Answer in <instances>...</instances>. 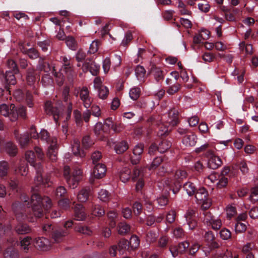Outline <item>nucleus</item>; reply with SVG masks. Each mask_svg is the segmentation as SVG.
<instances>
[{
    "mask_svg": "<svg viewBox=\"0 0 258 258\" xmlns=\"http://www.w3.org/2000/svg\"><path fill=\"white\" fill-rule=\"evenodd\" d=\"M21 202H16L12 205V209L19 222L15 227V231L18 234H26L31 231V228L23 221L35 222L36 218L43 215V211H47L52 206L50 199L42 197L37 193H33L30 201L29 196L23 192L20 195Z\"/></svg>",
    "mask_w": 258,
    "mask_h": 258,
    "instance_id": "obj_1",
    "label": "nucleus"
},
{
    "mask_svg": "<svg viewBox=\"0 0 258 258\" xmlns=\"http://www.w3.org/2000/svg\"><path fill=\"white\" fill-rule=\"evenodd\" d=\"M62 98L65 104L54 105L51 101H46L44 104L45 113L49 115H52L56 123L60 119L63 118V113L66 114V120L71 119L73 110V104L70 101V88L66 86L63 89Z\"/></svg>",
    "mask_w": 258,
    "mask_h": 258,
    "instance_id": "obj_2",
    "label": "nucleus"
},
{
    "mask_svg": "<svg viewBox=\"0 0 258 258\" xmlns=\"http://www.w3.org/2000/svg\"><path fill=\"white\" fill-rule=\"evenodd\" d=\"M8 70L0 74V79L4 86V89L0 88V97L3 95L5 91L11 94V87L16 84L15 75L19 73V70L16 62L12 59L7 62Z\"/></svg>",
    "mask_w": 258,
    "mask_h": 258,
    "instance_id": "obj_3",
    "label": "nucleus"
},
{
    "mask_svg": "<svg viewBox=\"0 0 258 258\" xmlns=\"http://www.w3.org/2000/svg\"><path fill=\"white\" fill-rule=\"evenodd\" d=\"M25 158L27 162L34 167L36 170V176L34 179V182L36 187L41 185L44 187L49 186L50 179L48 177H43L42 173V165L39 161H37L36 160L35 152L31 150L26 151L25 153Z\"/></svg>",
    "mask_w": 258,
    "mask_h": 258,
    "instance_id": "obj_4",
    "label": "nucleus"
},
{
    "mask_svg": "<svg viewBox=\"0 0 258 258\" xmlns=\"http://www.w3.org/2000/svg\"><path fill=\"white\" fill-rule=\"evenodd\" d=\"M74 225L72 220H69L64 224L63 228H56L49 223L44 224L42 227L43 231L51 235L54 242L59 243L62 241L64 237L68 234V228Z\"/></svg>",
    "mask_w": 258,
    "mask_h": 258,
    "instance_id": "obj_5",
    "label": "nucleus"
},
{
    "mask_svg": "<svg viewBox=\"0 0 258 258\" xmlns=\"http://www.w3.org/2000/svg\"><path fill=\"white\" fill-rule=\"evenodd\" d=\"M113 128V120L111 117L106 118L103 124L98 122L95 125L94 133L97 138L106 142V144L111 147V142L109 139L110 130Z\"/></svg>",
    "mask_w": 258,
    "mask_h": 258,
    "instance_id": "obj_6",
    "label": "nucleus"
},
{
    "mask_svg": "<svg viewBox=\"0 0 258 258\" xmlns=\"http://www.w3.org/2000/svg\"><path fill=\"white\" fill-rule=\"evenodd\" d=\"M0 113L3 116H8L12 121H15L18 117L25 118L26 107L22 105L16 107L13 104H11L9 107L4 104L0 105Z\"/></svg>",
    "mask_w": 258,
    "mask_h": 258,
    "instance_id": "obj_7",
    "label": "nucleus"
},
{
    "mask_svg": "<svg viewBox=\"0 0 258 258\" xmlns=\"http://www.w3.org/2000/svg\"><path fill=\"white\" fill-rule=\"evenodd\" d=\"M38 138L49 145L47 155L52 161L55 160L58 150L57 139L50 137L48 132L45 130H41Z\"/></svg>",
    "mask_w": 258,
    "mask_h": 258,
    "instance_id": "obj_8",
    "label": "nucleus"
},
{
    "mask_svg": "<svg viewBox=\"0 0 258 258\" xmlns=\"http://www.w3.org/2000/svg\"><path fill=\"white\" fill-rule=\"evenodd\" d=\"M82 171L80 169H71L69 166L63 168V176L69 187L74 189L77 187L82 178Z\"/></svg>",
    "mask_w": 258,
    "mask_h": 258,
    "instance_id": "obj_9",
    "label": "nucleus"
},
{
    "mask_svg": "<svg viewBox=\"0 0 258 258\" xmlns=\"http://www.w3.org/2000/svg\"><path fill=\"white\" fill-rule=\"evenodd\" d=\"M187 172L183 170L178 169L176 171L174 178L171 181L166 180V184L172 188V191L174 194L177 193L181 186V181L187 177Z\"/></svg>",
    "mask_w": 258,
    "mask_h": 258,
    "instance_id": "obj_10",
    "label": "nucleus"
},
{
    "mask_svg": "<svg viewBox=\"0 0 258 258\" xmlns=\"http://www.w3.org/2000/svg\"><path fill=\"white\" fill-rule=\"evenodd\" d=\"M75 95L79 96L81 103L85 108L88 109L90 107L93 102V98L90 96V91L86 86L83 87Z\"/></svg>",
    "mask_w": 258,
    "mask_h": 258,
    "instance_id": "obj_11",
    "label": "nucleus"
},
{
    "mask_svg": "<svg viewBox=\"0 0 258 258\" xmlns=\"http://www.w3.org/2000/svg\"><path fill=\"white\" fill-rule=\"evenodd\" d=\"M93 57H88L86 59L83 65L84 72L89 71L93 76H97L99 72L100 66L93 60Z\"/></svg>",
    "mask_w": 258,
    "mask_h": 258,
    "instance_id": "obj_12",
    "label": "nucleus"
},
{
    "mask_svg": "<svg viewBox=\"0 0 258 258\" xmlns=\"http://www.w3.org/2000/svg\"><path fill=\"white\" fill-rule=\"evenodd\" d=\"M6 234L7 236H9L7 238V241L8 244L12 246L15 245L18 242L17 238L15 237L13 235L11 236V227L10 226L4 227L2 223H0V237L3 234ZM3 247L0 245V253L2 252Z\"/></svg>",
    "mask_w": 258,
    "mask_h": 258,
    "instance_id": "obj_13",
    "label": "nucleus"
},
{
    "mask_svg": "<svg viewBox=\"0 0 258 258\" xmlns=\"http://www.w3.org/2000/svg\"><path fill=\"white\" fill-rule=\"evenodd\" d=\"M34 246L40 250L45 251L50 248L51 243L49 240L45 237H38L35 239Z\"/></svg>",
    "mask_w": 258,
    "mask_h": 258,
    "instance_id": "obj_14",
    "label": "nucleus"
},
{
    "mask_svg": "<svg viewBox=\"0 0 258 258\" xmlns=\"http://www.w3.org/2000/svg\"><path fill=\"white\" fill-rule=\"evenodd\" d=\"M38 74L39 72L36 70L31 68H28L26 72V80L28 85L33 86L37 79L39 81Z\"/></svg>",
    "mask_w": 258,
    "mask_h": 258,
    "instance_id": "obj_15",
    "label": "nucleus"
},
{
    "mask_svg": "<svg viewBox=\"0 0 258 258\" xmlns=\"http://www.w3.org/2000/svg\"><path fill=\"white\" fill-rule=\"evenodd\" d=\"M106 171V169L104 164L98 163L94 165L91 176L94 178L101 179L104 176Z\"/></svg>",
    "mask_w": 258,
    "mask_h": 258,
    "instance_id": "obj_16",
    "label": "nucleus"
},
{
    "mask_svg": "<svg viewBox=\"0 0 258 258\" xmlns=\"http://www.w3.org/2000/svg\"><path fill=\"white\" fill-rule=\"evenodd\" d=\"M14 136L22 148H25L30 143V138L28 133L20 134L17 131L15 130Z\"/></svg>",
    "mask_w": 258,
    "mask_h": 258,
    "instance_id": "obj_17",
    "label": "nucleus"
},
{
    "mask_svg": "<svg viewBox=\"0 0 258 258\" xmlns=\"http://www.w3.org/2000/svg\"><path fill=\"white\" fill-rule=\"evenodd\" d=\"M167 123L169 125L174 126L179 123V111L175 108L171 109L168 112V118Z\"/></svg>",
    "mask_w": 258,
    "mask_h": 258,
    "instance_id": "obj_18",
    "label": "nucleus"
},
{
    "mask_svg": "<svg viewBox=\"0 0 258 258\" xmlns=\"http://www.w3.org/2000/svg\"><path fill=\"white\" fill-rule=\"evenodd\" d=\"M196 213V210L190 209L186 211L185 214V217L190 229H195L197 226V223L195 220Z\"/></svg>",
    "mask_w": 258,
    "mask_h": 258,
    "instance_id": "obj_19",
    "label": "nucleus"
},
{
    "mask_svg": "<svg viewBox=\"0 0 258 258\" xmlns=\"http://www.w3.org/2000/svg\"><path fill=\"white\" fill-rule=\"evenodd\" d=\"M144 145H137L133 150V156L131 157V162L133 165H136L140 162L141 156L143 152Z\"/></svg>",
    "mask_w": 258,
    "mask_h": 258,
    "instance_id": "obj_20",
    "label": "nucleus"
},
{
    "mask_svg": "<svg viewBox=\"0 0 258 258\" xmlns=\"http://www.w3.org/2000/svg\"><path fill=\"white\" fill-rule=\"evenodd\" d=\"M21 50L23 53L27 55L31 59H36L41 55L39 51L34 47L27 48L23 46Z\"/></svg>",
    "mask_w": 258,
    "mask_h": 258,
    "instance_id": "obj_21",
    "label": "nucleus"
},
{
    "mask_svg": "<svg viewBox=\"0 0 258 258\" xmlns=\"http://www.w3.org/2000/svg\"><path fill=\"white\" fill-rule=\"evenodd\" d=\"M91 194V190L89 187H85L82 189L78 193L77 198L80 202H85L89 199Z\"/></svg>",
    "mask_w": 258,
    "mask_h": 258,
    "instance_id": "obj_22",
    "label": "nucleus"
},
{
    "mask_svg": "<svg viewBox=\"0 0 258 258\" xmlns=\"http://www.w3.org/2000/svg\"><path fill=\"white\" fill-rule=\"evenodd\" d=\"M222 164L221 159L217 156L212 155L208 161V165L209 168L216 169L220 167Z\"/></svg>",
    "mask_w": 258,
    "mask_h": 258,
    "instance_id": "obj_23",
    "label": "nucleus"
},
{
    "mask_svg": "<svg viewBox=\"0 0 258 258\" xmlns=\"http://www.w3.org/2000/svg\"><path fill=\"white\" fill-rule=\"evenodd\" d=\"M75 220L77 221H83L86 217L84 209L81 205H78L75 209Z\"/></svg>",
    "mask_w": 258,
    "mask_h": 258,
    "instance_id": "obj_24",
    "label": "nucleus"
},
{
    "mask_svg": "<svg viewBox=\"0 0 258 258\" xmlns=\"http://www.w3.org/2000/svg\"><path fill=\"white\" fill-rule=\"evenodd\" d=\"M72 151L73 154L81 158H84L86 156V152L84 150L81 149L80 144L78 141H75L72 145Z\"/></svg>",
    "mask_w": 258,
    "mask_h": 258,
    "instance_id": "obj_25",
    "label": "nucleus"
},
{
    "mask_svg": "<svg viewBox=\"0 0 258 258\" xmlns=\"http://www.w3.org/2000/svg\"><path fill=\"white\" fill-rule=\"evenodd\" d=\"M197 136L192 134L185 135L183 139L182 142L186 146H194L197 143Z\"/></svg>",
    "mask_w": 258,
    "mask_h": 258,
    "instance_id": "obj_26",
    "label": "nucleus"
},
{
    "mask_svg": "<svg viewBox=\"0 0 258 258\" xmlns=\"http://www.w3.org/2000/svg\"><path fill=\"white\" fill-rule=\"evenodd\" d=\"M128 148V145L126 141L122 140L117 142L114 148L117 154H122Z\"/></svg>",
    "mask_w": 258,
    "mask_h": 258,
    "instance_id": "obj_27",
    "label": "nucleus"
},
{
    "mask_svg": "<svg viewBox=\"0 0 258 258\" xmlns=\"http://www.w3.org/2000/svg\"><path fill=\"white\" fill-rule=\"evenodd\" d=\"M195 198L199 203L205 201L206 199H208V191L204 187L199 188L196 192H195Z\"/></svg>",
    "mask_w": 258,
    "mask_h": 258,
    "instance_id": "obj_28",
    "label": "nucleus"
},
{
    "mask_svg": "<svg viewBox=\"0 0 258 258\" xmlns=\"http://www.w3.org/2000/svg\"><path fill=\"white\" fill-rule=\"evenodd\" d=\"M19 252L13 246L8 247L4 252L5 258H19Z\"/></svg>",
    "mask_w": 258,
    "mask_h": 258,
    "instance_id": "obj_29",
    "label": "nucleus"
},
{
    "mask_svg": "<svg viewBox=\"0 0 258 258\" xmlns=\"http://www.w3.org/2000/svg\"><path fill=\"white\" fill-rule=\"evenodd\" d=\"M6 152L11 156H15L17 154V146L11 142H8L5 145Z\"/></svg>",
    "mask_w": 258,
    "mask_h": 258,
    "instance_id": "obj_30",
    "label": "nucleus"
},
{
    "mask_svg": "<svg viewBox=\"0 0 258 258\" xmlns=\"http://www.w3.org/2000/svg\"><path fill=\"white\" fill-rule=\"evenodd\" d=\"M61 74H64L68 77H72L74 75L73 66L72 63L63 64L61 69Z\"/></svg>",
    "mask_w": 258,
    "mask_h": 258,
    "instance_id": "obj_31",
    "label": "nucleus"
},
{
    "mask_svg": "<svg viewBox=\"0 0 258 258\" xmlns=\"http://www.w3.org/2000/svg\"><path fill=\"white\" fill-rule=\"evenodd\" d=\"M117 230L118 234L124 235L130 232L131 226L125 222H120L117 225Z\"/></svg>",
    "mask_w": 258,
    "mask_h": 258,
    "instance_id": "obj_32",
    "label": "nucleus"
},
{
    "mask_svg": "<svg viewBox=\"0 0 258 258\" xmlns=\"http://www.w3.org/2000/svg\"><path fill=\"white\" fill-rule=\"evenodd\" d=\"M41 83L44 87L52 86L53 84V79L49 73H46L42 75Z\"/></svg>",
    "mask_w": 258,
    "mask_h": 258,
    "instance_id": "obj_33",
    "label": "nucleus"
},
{
    "mask_svg": "<svg viewBox=\"0 0 258 258\" xmlns=\"http://www.w3.org/2000/svg\"><path fill=\"white\" fill-rule=\"evenodd\" d=\"M131 171L127 167L123 168L119 172V177L123 182H126L131 178Z\"/></svg>",
    "mask_w": 258,
    "mask_h": 258,
    "instance_id": "obj_34",
    "label": "nucleus"
},
{
    "mask_svg": "<svg viewBox=\"0 0 258 258\" xmlns=\"http://www.w3.org/2000/svg\"><path fill=\"white\" fill-rule=\"evenodd\" d=\"M128 249L132 250L137 248L140 245V239L139 237L136 235H133L128 241Z\"/></svg>",
    "mask_w": 258,
    "mask_h": 258,
    "instance_id": "obj_35",
    "label": "nucleus"
},
{
    "mask_svg": "<svg viewBox=\"0 0 258 258\" xmlns=\"http://www.w3.org/2000/svg\"><path fill=\"white\" fill-rule=\"evenodd\" d=\"M146 70L143 66L138 65L135 69V74L138 80L140 81H144L146 75Z\"/></svg>",
    "mask_w": 258,
    "mask_h": 258,
    "instance_id": "obj_36",
    "label": "nucleus"
},
{
    "mask_svg": "<svg viewBox=\"0 0 258 258\" xmlns=\"http://www.w3.org/2000/svg\"><path fill=\"white\" fill-rule=\"evenodd\" d=\"M150 72L153 75L155 79L157 81L162 80L164 78L163 72L160 68L155 67H152L151 69Z\"/></svg>",
    "mask_w": 258,
    "mask_h": 258,
    "instance_id": "obj_37",
    "label": "nucleus"
},
{
    "mask_svg": "<svg viewBox=\"0 0 258 258\" xmlns=\"http://www.w3.org/2000/svg\"><path fill=\"white\" fill-rule=\"evenodd\" d=\"M92 214L95 216H101L105 214L104 210L99 205H92L91 207Z\"/></svg>",
    "mask_w": 258,
    "mask_h": 258,
    "instance_id": "obj_38",
    "label": "nucleus"
},
{
    "mask_svg": "<svg viewBox=\"0 0 258 258\" xmlns=\"http://www.w3.org/2000/svg\"><path fill=\"white\" fill-rule=\"evenodd\" d=\"M171 147V143L170 141L167 140H163L161 141L159 145V152L161 153H163L166 152Z\"/></svg>",
    "mask_w": 258,
    "mask_h": 258,
    "instance_id": "obj_39",
    "label": "nucleus"
},
{
    "mask_svg": "<svg viewBox=\"0 0 258 258\" xmlns=\"http://www.w3.org/2000/svg\"><path fill=\"white\" fill-rule=\"evenodd\" d=\"M183 188L189 196L195 195L196 188L193 183L190 182H186L183 185Z\"/></svg>",
    "mask_w": 258,
    "mask_h": 258,
    "instance_id": "obj_40",
    "label": "nucleus"
},
{
    "mask_svg": "<svg viewBox=\"0 0 258 258\" xmlns=\"http://www.w3.org/2000/svg\"><path fill=\"white\" fill-rule=\"evenodd\" d=\"M82 146L85 149L90 148L94 144V142L91 140V137L89 135H86L83 137L82 140Z\"/></svg>",
    "mask_w": 258,
    "mask_h": 258,
    "instance_id": "obj_41",
    "label": "nucleus"
},
{
    "mask_svg": "<svg viewBox=\"0 0 258 258\" xmlns=\"http://www.w3.org/2000/svg\"><path fill=\"white\" fill-rule=\"evenodd\" d=\"M127 246L128 247V241L124 238H121L119 240L116 248L122 254Z\"/></svg>",
    "mask_w": 258,
    "mask_h": 258,
    "instance_id": "obj_42",
    "label": "nucleus"
},
{
    "mask_svg": "<svg viewBox=\"0 0 258 258\" xmlns=\"http://www.w3.org/2000/svg\"><path fill=\"white\" fill-rule=\"evenodd\" d=\"M75 230L77 232L83 234L89 235L92 233V231L87 226L83 225H78L75 226Z\"/></svg>",
    "mask_w": 258,
    "mask_h": 258,
    "instance_id": "obj_43",
    "label": "nucleus"
},
{
    "mask_svg": "<svg viewBox=\"0 0 258 258\" xmlns=\"http://www.w3.org/2000/svg\"><path fill=\"white\" fill-rule=\"evenodd\" d=\"M52 44V41L50 39H46L41 41H38L37 42V45L41 48L43 52H46L49 47Z\"/></svg>",
    "mask_w": 258,
    "mask_h": 258,
    "instance_id": "obj_44",
    "label": "nucleus"
},
{
    "mask_svg": "<svg viewBox=\"0 0 258 258\" xmlns=\"http://www.w3.org/2000/svg\"><path fill=\"white\" fill-rule=\"evenodd\" d=\"M16 172L22 175H26L28 171V166L25 161L21 162L19 166L16 169Z\"/></svg>",
    "mask_w": 258,
    "mask_h": 258,
    "instance_id": "obj_45",
    "label": "nucleus"
},
{
    "mask_svg": "<svg viewBox=\"0 0 258 258\" xmlns=\"http://www.w3.org/2000/svg\"><path fill=\"white\" fill-rule=\"evenodd\" d=\"M66 43L72 50H76L77 48V42L75 38L72 36H68L66 38Z\"/></svg>",
    "mask_w": 258,
    "mask_h": 258,
    "instance_id": "obj_46",
    "label": "nucleus"
},
{
    "mask_svg": "<svg viewBox=\"0 0 258 258\" xmlns=\"http://www.w3.org/2000/svg\"><path fill=\"white\" fill-rule=\"evenodd\" d=\"M240 49L246 54H251L252 53V46L250 44L242 42L240 44Z\"/></svg>",
    "mask_w": 258,
    "mask_h": 258,
    "instance_id": "obj_47",
    "label": "nucleus"
},
{
    "mask_svg": "<svg viewBox=\"0 0 258 258\" xmlns=\"http://www.w3.org/2000/svg\"><path fill=\"white\" fill-rule=\"evenodd\" d=\"M180 88V84L177 82H174L168 87L167 92L170 95H173L177 92Z\"/></svg>",
    "mask_w": 258,
    "mask_h": 258,
    "instance_id": "obj_48",
    "label": "nucleus"
},
{
    "mask_svg": "<svg viewBox=\"0 0 258 258\" xmlns=\"http://www.w3.org/2000/svg\"><path fill=\"white\" fill-rule=\"evenodd\" d=\"M31 240L30 237L27 236L21 241V246L25 252H27L29 250Z\"/></svg>",
    "mask_w": 258,
    "mask_h": 258,
    "instance_id": "obj_49",
    "label": "nucleus"
},
{
    "mask_svg": "<svg viewBox=\"0 0 258 258\" xmlns=\"http://www.w3.org/2000/svg\"><path fill=\"white\" fill-rule=\"evenodd\" d=\"M100 45V42L99 40H95L93 41L90 45L88 53L94 54L97 52Z\"/></svg>",
    "mask_w": 258,
    "mask_h": 258,
    "instance_id": "obj_50",
    "label": "nucleus"
},
{
    "mask_svg": "<svg viewBox=\"0 0 258 258\" xmlns=\"http://www.w3.org/2000/svg\"><path fill=\"white\" fill-rule=\"evenodd\" d=\"M96 90L98 91V96L100 98L104 99L107 98L109 93V90L106 86H102Z\"/></svg>",
    "mask_w": 258,
    "mask_h": 258,
    "instance_id": "obj_51",
    "label": "nucleus"
},
{
    "mask_svg": "<svg viewBox=\"0 0 258 258\" xmlns=\"http://www.w3.org/2000/svg\"><path fill=\"white\" fill-rule=\"evenodd\" d=\"M9 170V165L8 162L3 161L0 162V176L1 177L6 176L7 175Z\"/></svg>",
    "mask_w": 258,
    "mask_h": 258,
    "instance_id": "obj_52",
    "label": "nucleus"
},
{
    "mask_svg": "<svg viewBox=\"0 0 258 258\" xmlns=\"http://www.w3.org/2000/svg\"><path fill=\"white\" fill-rule=\"evenodd\" d=\"M163 161L164 157L162 156L156 157L153 160L149 169L150 170H152L157 168L161 164V163L163 162Z\"/></svg>",
    "mask_w": 258,
    "mask_h": 258,
    "instance_id": "obj_53",
    "label": "nucleus"
},
{
    "mask_svg": "<svg viewBox=\"0 0 258 258\" xmlns=\"http://www.w3.org/2000/svg\"><path fill=\"white\" fill-rule=\"evenodd\" d=\"M249 199L253 203L258 201V187H255L251 189V193Z\"/></svg>",
    "mask_w": 258,
    "mask_h": 258,
    "instance_id": "obj_54",
    "label": "nucleus"
},
{
    "mask_svg": "<svg viewBox=\"0 0 258 258\" xmlns=\"http://www.w3.org/2000/svg\"><path fill=\"white\" fill-rule=\"evenodd\" d=\"M140 88L135 87L131 89L130 92V96L132 99L134 100H137L140 96Z\"/></svg>",
    "mask_w": 258,
    "mask_h": 258,
    "instance_id": "obj_55",
    "label": "nucleus"
},
{
    "mask_svg": "<svg viewBox=\"0 0 258 258\" xmlns=\"http://www.w3.org/2000/svg\"><path fill=\"white\" fill-rule=\"evenodd\" d=\"M216 255L217 258H232L231 252L227 249L223 250L222 252L217 251Z\"/></svg>",
    "mask_w": 258,
    "mask_h": 258,
    "instance_id": "obj_56",
    "label": "nucleus"
},
{
    "mask_svg": "<svg viewBox=\"0 0 258 258\" xmlns=\"http://www.w3.org/2000/svg\"><path fill=\"white\" fill-rule=\"evenodd\" d=\"M55 195L57 198H66L67 195L66 189L62 186L58 187L55 191Z\"/></svg>",
    "mask_w": 258,
    "mask_h": 258,
    "instance_id": "obj_57",
    "label": "nucleus"
},
{
    "mask_svg": "<svg viewBox=\"0 0 258 258\" xmlns=\"http://www.w3.org/2000/svg\"><path fill=\"white\" fill-rule=\"evenodd\" d=\"M51 70V66L50 64L45 61L44 63L41 67L37 71L39 72L38 76H39V80H40V75L42 71L44 72L45 73H49Z\"/></svg>",
    "mask_w": 258,
    "mask_h": 258,
    "instance_id": "obj_58",
    "label": "nucleus"
},
{
    "mask_svg": "<svg viewBox=\"0 0 258 258\" xmlns=\"http://www.w3.org/2000/svg\"><path fill=\"white\" fill-rule=\"evenodd\" d=\"M98 198L102 201L107 202L109 199V194L108 191L106 189H101L98 192Z\"/></svg>",
    "mask_w": 258,
    "mask_h": 258,
    "instance_id": "obj_59",
    "label": "nucleus"
},
{
    "mask_svg": "<svg viewBox=\"0 0 258 258\" xmlns=\"http://www.w3.org/2000/svg\"><path fill=\"white\" fill-rule=\"evenodd\" d=\"M198 7L200 11L204 13L208 12L210 9V6L206 0H204L201 3L199 4Z\"/></svg>",
    "mask_w": 258,
    "mask_h": 258,
    "instance_id": "obj_60",
    "label": "nucleus"
},
{
    "mask_svg": "<svg viewBox=\"0 0 258 258\" xmlns=\"http://www.w3.org/2000/svg\"><path fill=\"white\" fill-rule=\"evenodd\" d=\"M73 115L75 122L77 124L79 125L83 123L82 114L79 110L77 109L74 110Z\"/></svg>",
    "mask_w": 258,
    "mask_h": 258,
    "instance_id": "obj_61",
    "label": "nucleus"
},
{
    "mask_svg": "<svg viewBox=\"0 0 258 258\" xmlns=\"http://www.w3.org/2000/svg\"><path fill=\"white\" fill-rule=\"evenodd\" d=\"M246 229V226L245 224L237 221L235 225V230L237 233H241L244 232Z\"/></svg>",
    "mask_w": 258,
    "mask_h": 258,
    "instance_id": "obj_62",
    "label": "nucleus"
},
{
    "mask_svg": "<svg viewBox=\"0 0 258 258\" xmlns=\"http://www.w3.org/2000/svg\"><path fill=\"white\" fill-rule=\"evenodd\" d=\"M102 154L99 151H95L92 154L91 159L93 164L95 165L98 164V162L101 159Z\"/></svg>",
    "mask_w": 258,
    "mask_h": 258,
    "instance_id": "obj_63",
    "label": "nucleus"
},
{
    "mask_svg": "<svg viewBox=\"0 0 258 258\" xmlns=\"http://www.w3.org/2000/svg\"><path fill=\"white\" fill-rule=\"evenodd\" d=\"M90 107L91 114L95 117H99L101 115V110L98 105L93 104Z\"/></svg>",
    "mask_w": 258,
    "mask_h": 258,
    "instance_id": "obj_64",
    "label": "nucleus"
}]
</instances>
